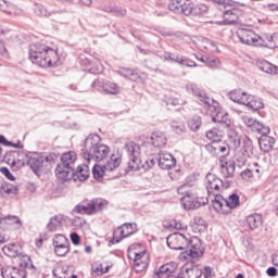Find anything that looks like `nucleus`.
Here are the masks:
<instances>
[{"mask_svg": "<svg viewBox=\"0 0 278 278\" xmlns=\"http://www.w3.org/2000/svg\"><path fill=\"white\" fill-rule=\"evenodd\" d=\"M186 88L187 91L191 92V94H194V97L198 98L200 105H205V108L211 110V118L213 123H219V125H223V127L226 128L231 127V117L229 116V113L223 111L220 103L207 97L205 91L199 89L192 84L187 85Z\"/></svg>", "mask_w": 278, "mask_h": 278, "instance_id": "f257e3e1", "label": "nucleus"}, {"mask_svg": "<svg viewBox=\"0 0 278 278\" xmlns=\"http://www.w3.org/2000/svg\"><path fill=\"white\" fill-rule=\"evenodd\" d=\"M85 149L83 157L90 164V162H103L110 155V147L101 143V137L98 135H89L85 139Z\"/></svg>", "mask_w": 278, "mask_h": 278, "instance_id": "f03ea898", "label": "nucleus"}, {"mask_svg": "<svg viewBox=\"0 0 278 278\" xmlns=\"http://www.w3.org/2000/svg\"><path fill=\"white\" fill-rule=\"evenodd\" d=\"M29 60L41 68H49L58 62V51L45 43H31L29 46Z\"/></svg>", "mask_w": 278, "mask_h": 278, "instance_id": "7ed1b4c3", "label": "nucleus"}, {"mask_svg": "<svg viewBox=\"0 0 278 278\" xmlns=\"http://www.w3.org/2000/svg\"><path fill=\"white\" fill-rule=\"evenodd\" d=\"M29 60L41 68H49L58 62V51L45 43H31L29 46Z\"/></svg>", "mask_w": 278, "mask_h": 278, "instance_id": "20e7f679", "label": "nucleus"}, {"mask_svg": "<svg viewBox=\"0 0 278 278\" xmlns=\"http://www.w3.org/2000/svg\"><path fill=\"white\" fill-rule=\"evenodd\" d=\"M242 122L248 127V129H251L254 131V134L261 135L258 138V144L263 153H269V151H273V147L275 146V138L268 136V134H270V127L249 116H243Z\"/></svg>", "mask_w": 278, "mask_h": 278, "instance_id": "39448f33", "label": "nucleus"}, {"mask_svg": "<svg viewBox=\"0 0 278 278\" xmlns=\"http://www.w3.org/2000/svg\"><path fill=\"white\" fill-rule=\"evenodd\" d=\"M168 10L175 14L185 16H205L210 12V7L204 3L195 4L190 0H170Z\"/></svg>", "mask_w": 278, "mask_h": 278, "instance_id": "423d86ee", "label": "nucleus"}, {"mask_svg": "<svg viewBox=\"0 0 278 278\" xmlns=\"http://www.w3.org/2000/svg\"><path fill=\"white\" fill-rule=\"evenodd\" d=\"M178 194L184 197L180 199L185 210H199L202 205H207L210 199L199 198L194 190L190 189V185H181L178 188Z\"/></svg>", "mask_w": 278, "mask_h": 278, "instance_id": "0eeeda50", "label": "nucleus"}, {"mask_svg": "<svg viewBox=\"0 0 278 278\" xmlns=\"http://www.w3.org/2000/svg\"><path fill=\"white\" fill-rule=\"evenodd\" d=\"M124 151L128 156V163L126 167V173H132L136 170H140L141 164V152L140 143H136L135 141H128L124 146Z\"/></svg>", "mask_w": 278, "mask_h": 278, "instance_id": "6e6552de", "label": "nucleus"}, {"mask_svg": "<svg viewBox=\"0 0 278 278\" xmlns=\"http://www.w3.org/2000/svg\"><path fill=\"white\" fill-rule=\"evenodd\" d=\"M237 37L243 45H250L252 47H261L262 45H264L262 42V37H260L253 30L247 28L239 29L237 31Z\"/></svg>", "mask_w": 278, "mask_h": 278, "instance_id": "1a4fd4ad", "label": "nucleus"}, {"mask_svg": "<svg viewBox=\"0 0 278 278\" xmlns=\"http://www.w3.org/2000/svg\"><path fill=\"white\" fill-rule=\"evenodd\" d=\"M186 249V253L181 254V257H185V260H187L186 255L192 257V260H197V257L203 255V245L201 244V239H199V237H193L190 241L187 239Z\"/></svg>", "mask_w": 278, "mask_h": 278, "instance_id": "9d476101", "label": "nucleus"}, {"mask_svg": "<svg viewBox=\"0 0 278 278\" xmlns=\"http://www.w3.org/2000/svg\"><path fill=\"white\" fill-rule=\"evenodd\" d=\"M55 255L64 257L71 251V242L64 235H55L52 241Z\"/></svg>", "mask_w": 278, "mask_h": 278, "instance_id": "9b49d317", "label": "nucleus"}, {"mask_svg": "<svg viewBox=\"0 0 278 278\" xmlns=\"http://www.w3.org/2000/svg\"><path fill=\"white\" fill-rule=\"evenodd\" d=\"M136 231V224H124L113 232V239L111 240L112 244H118L124 238H129L134 236Z\"/></svg>", "mask_w": 278, "mask_h": 278, "instance_id": "f8f14e48", "label": "nucleus"}, {"mask_svg": "<svg viewBox=\"0 0 278 278\" xmlns=\"http://www.w3.org/2000/svg\"><path fill=\"white\" fill-rule=\"evenodd\" d=\"M225 184L223 180L214 174H207L206 175V190L208 194V199H212L215 194H218L220 190H223V187Z\"/></svg>", "mask_w": 278, "mask_h": 278, "instance_id": "ddd939ff", "label": "nucleus"}, {"mask_svg": "<svg viewBox=\"0 0 278 278\" xmlns=\"http://www.w3.org/2000/svg\"><path fill=\"white\" fill-rule=\"evenodd\" d=\"M179 278H201L203 277V270L199 268V265L193 262H187L178 273Z\"/></svg>", "mask_w": 278, "mask_h": 278, "instance_id": "4468645a", "label": "nucleus"}, {"mask_svg": "<svg viewBox=\"0 0 278 278\" xmlns=\"http://www.w3.org/2000/svg\"><path fill=\"white\" fill-rule=\"evenodd\" d=\"M253 155V141L245 137L243 140V152L236 154V164L237 166H244L247 164V160Z\"/></svg>", "mask_w": 278, "mask_h": 278, "instance_id": "2eb2a0df", "label": "nucleus"}, {"mask_svg": "<svg viewBox=\"0 0 278 278\" xmlns=\"http://www.w3.org/2000/svg\"><path fill=\"white\" fill-rule=\"evenodd\" d=\"M186 244H188V238L182 233L175 232L167 237V247L174 251H184V249H186Z\"/></svg>", "mask_w": 278, "mask_h": 278, "instance_id": "dca6fc26", "label": "nucleus"}, {"mask_svg": "<svg viewBox=\"0 0 278 278\" xmlns=\"http://www.w3.org/2000/svg\"><path fill=\"white\" fill-rule=\"evenodd\" d=\"M23 227V223L18 218V216L7 215L0 218V229H21Z\"/></svg>", "mask_w": 278, "mask_h": 278, "instance_id": "f3484780", "label": "nucleus"}, {"mask_svg": "<svg viewBox=\"0 0 278 278\" xmlns=\"http://www.w3.org/2000/svg\"><path fill=\"white\" fill-rule=\"evenodd\" d=\"M49 162V156H43L40 153H34L28 156V166L34 170V173H38L45 164Z\"/></svg>", "mask_w": 278, "mask_h": 278, "instance_id": "a211bd4d", "label": "nucleus"}, {"mask_svg": "<svg viewBox=\"0 0 278 278\" xmlns=\"http://www.w3.org/2000/svg\"><path fill=\"white\" fill-rule=\"evenodd\" d=\"M207 199L208 201L211 200L212 206L215 212H218L219 214H229V207H227V200L223 198V195L217 193Z\"/></svg>", "mask_w": 278, "mask_h": 278, "instance_id": "6ab92c4d", "label": "nucleus"}, {"mask_svg": "<svg viewBox=\"0 0 278 278\" xmlns=\"http://www.w3.org/2000/svg\"><path fill=\"white\" fill-rule=\"evenodd\" d=\"M177 164V160L173 154L167 152L159 153V166L163 170H170V168H175Z\"/></svg>", "mask_w": 278, "mask_h": 278, "instance_id": "aec40b11", "label": "nucleus"}, {"mask_svg": "<svg viewBox=\"0 0 278 278\" xmlns=\"http://www.w3.org/2000/svg\"><path fill=\"white\" fill-rule=\"evenodd\" d=\"M34 12L40 18H51L55 14H65L66 10H48L43 4L35 3Z\"/></svg>", "mask_w": 278, "mask_h": 278, "instance_id": "412c9836", "label": "nucleus"}, {"mask_svg": "<svg viewBox=\"0 0 278 278\" xmlns=\"http://www.w3.org/2000/svg\"><path fill=\"white\" fill-rule=\"evenodd\" d=\"M90 177V167L86 164L78 165L77 168L73 169V177L74 181H86Z\"/></svg>", "mask_w": 278, "mask_h": 278, "instance_id": "4be33fe9", "label": "nucleus"}, {"mask_svg": "<svg viewBox=\"0 0 278 278\" xmlns=\"http://www.w3.org/2000/svg\"><path fill=\"white\" fill-rule=\"evenodd\" d=\"M73 169L74 168L60 163L55 168V175L61 181H71V179H73Z\"/></svg>", "mask_w": 278, "mask_h": 278, "instance_id": "5701e85b", "label": "nucleus"}, {"mask_svg": "<svg viewBox=\"0 0 278 278\" xmlns=\"http://www.w3.org/2000/svg\"><path fill=\"white\" fill-rule=\"evenodd\" d=\"M73 212L75 214H87L88 216H92V214H94V202H92V200L80 202L74 207Z\"/></svg>", "mask_w": 278, "mask_h": 278, "instance_id": "b1692460", "label": "nucleus"}, {"mask_svg": "<svg viewBox=\"0 0 278 278\" xmlns=\"http://www.w3.org/2000/svg\"><path fill=\"white\" fill-rule=\"evenodd\" d=\"M241 14L242 12H240V10H238L237 8L226 10L224 12L225 25H235V23H238V18H240Z\"/></svg>", "mask_w": 278, "mask_h": 278, "instance_id": "393cba45", "label": "nucleus"}, {"mask_svg": "<svg viewBox=\"0 0 278 278\" xmlns=\"http://www.w3.org/2000/svg\"><path fill=\"white\" fill-rule=\"evenodd\" d=\"M256 66L263 73H267V75H278V66L273 65V63L266 60L257 61Z\"/></svg>", "mask_w": 278, "mask_h": 278, "instance_id": "a878e982", "label": "nucleus"}, {"mask_svg": "<svg viewBox=\"0 0 278 278\" xmlns=\"http://www.w3.org/2000/svg\"><path fill=\"white\" fill-rule=\"evenodd\" d=\"M219 167L222 175L226 179L233 177V173H236V163H227L223 160H219Z\"/></svg>", "mask_w": 278, "mask_h": 278, "instance_id": "bb28decb", "label": "nucleus"}, {"mask_svg": "<svg viewBox=\"0 0 278 278\" xmlns=\"http://www.w3.org/2000/svg\"><path fill=\"white\" fill-rule=\"evenodd\" d=\"M2 277L3 278H26L27 273L23 269H18L16 267H9L2 269Z\"/></svg>", "mask_w": 278, "mask_h": 278, "instance_id": "cd10ccee", "label": "nucleus"}, {"mask_svg": "<svg viewBox=\"0 0 278 278\" xmlns=\"http://www.w3.org/2000/svg\"><path fill=\"white\" fill-rule=\"evenodd\" d=\"M229 98L235 103L244 105L247 103V99H249V93L241 91L240 89H236L229 92Z\"/></svg>", "mask_w": 278, "mask_h": 278, "instance_id": "c85d7f7f", "label": "nucleus"}, {"mask_svg": "<svg viewBox=\"0 0 278 278\" xmlns=\"http://www.w3.org/2000/svg\"><path fill=\"white\" fill-rule=\"evenodd\" d=\"M77 162V153L70 151L65 152L61 156V164L70 168H75V163Z\"/></svg>", "mask_w": 278, "mask_h": 278, "instance_id": "c756f323", "label": "nucleus"}, {"mask_svg": "<svg viewBox=\"0 0 278 278\" xmlns=\"http://www.w3.org/2000/svg\"><path fill=\"white\" fill-rule=\"evenodd\" d=\"M135 258H134V266H135V270L137 273H142V270H144L147 268V266H149V264L146 261H142V257H144L146 253L144 252H135L134 253Z\"/></svg>", "mask_w": 278, "mask_h": 278, "instance_id": "7c9ffc66", "label": "nucleus"}, {"mask_svg": "<svg viewBox=\"0 0 278 278\" xmlns=\"http://www.w3.org/2000/svg\"><path fill=\"white\" fill-rule=\"evenodd\" d=\"M122 162L123 160L121 159V156L116 154H112L108 160L106 164H104V168L106 169L108 173H112V170H116V168L121 166Z\"/></svg>", "mask_w": 278, "mask_h": 278, "instance_id": "2f4dec72", "label": "nucleus"}, {"mask_svg": "<svg viewBox=\"0 0 278 278\" xmlns=\"http://www.w3.org/2000/svg\"><path fill=\"white\" fill-rule=\"evenodd\" d=\"M2 253L8 257H18L21 255V245L11 243L2 248Z\"/></svg>", "mask_w": 278, "mask_h": 278, "instance_id": "473e14b6", "label": "nucleus"}, {"mask_svg": "<svg viewBox=\"0 0 278 278\" xmlns=\"http://www.w3.org/2000/svg\"><path fill=\"white\" fill-rule=\"evenodd\" d=\"M175 270H177V265L175 263H167V264L162 265L160 267V269L156 273V275L159 277H164V275L166 277H170V275H173L175 273Z\"/></svg>", "mask_w": 278, "mask_h": 278, "instance_id": "72a5a7b5", "label": "nucleus"}, {"mask_svg": "<svg viewBox=\"0 0 278 278\" xmlns=\"http://www.w3.org/2000/svg\"><path fill=\"white\" fill-rule=\"evenodd\" d=\"M244 105H247V108H250V110L257 112V110H262L264 108V102L253 96H248Z\"/></svg>", "mask_w": 278, "mask_h": 278, "instance_id": "f704fd0d", "label": "nucleus"}, {"mask_svg": "<svg viewBox=\"0 0 278 278\" xmlns=\"http://www.w3.org/2000/svg\"><path fill=\"white\" fill-rule=\"evenodd\" d=\"M240 206V195L237 193H231L228 199H226V207H228V214H231V210Z\"/></svg>", "mask_w": 278, "mask_h": 278, "instance_id": "c9c22d12", "label": "nucleus"}, {"mask_svg": "<svg viewBox=\"0 0 278 278\" xmlns=\"http://www.w3.org/2000/svg\"><path fill=\"white\" fill-rule=\"evenodd\" d=\"M262 215L260 214H252L247 217V225L250 229H257V227H262Z\"/></svg>", "mask_w": 278, "mask_h": 278, "instance_id": "e433bc0d", "label": "nucleus"}, {"mask_svg": "<svg viewBox=\"0 0 278 278\" xmlns=\"http://www.w3.org/2000/svg\"><path fill=\"white\" fill-rule=\"evenodd\" d=\"M166 135H164L163 132H154L151 136V142L153 147H166Z\"/></svg>", "mask_w": 278, "mask_h": 278, "instance_id": "4c0bfd02", "label": "nucleus"}, {"mask_svg": "<svg viewBox=\"0 0 278 278\" xmlns=\"http://www.w3.org/2000/svg\"><path fill=\"white\" fill-rule=\"evenodd\" d=\"M102 90L105 94H118L121 87L112 81H106L102 85Z\"/></svg>", "mask_w": 278, "mask_h": 278, "instance_id": "58836bf2", "label": "nucleus"}, {"mask_svg": "<svg viewBox=\"0 0 278 278\" xmlns=\"http://www.w3.org/2000/svg\"><path fill=\"white\" fill-rule=\"evenodd\" d=\"M16 157H18V151H10L4 155V160L12 170H16Z\"/></svg>", "mask_w": 278, "mask_h": 278, "instance_id": "ea45409f", "label": "nucleus"}, {"mask_svg": "<svg viewBox=\"0 0 278 278\" xmlns=\"http://www.w3.org/2000/svg\"><path fill=\"white\" fill-rule=\"evenodd\" d=\"M62 227V217L53 216L47 225L48 231H58Z\"/></svg>", "mask_w": 278, "mask_h": 278, "instance_id": "a19ab883", "label": "nucleus"}, {"mask_svg": "<svg viewBox=\"0 0 278 278\" xmlns=\"http://www.w3.org/2000/svg\"><path fill=\"white\" fill-rule=\"evenodd\" d=\"M201 125H203L201 116L194 115L188 121V127L191 131H199V129H201Z\"/></svg>", "mask_w": 278, "mask_h": 278, "instance_id": "79ce46f5", "label": "nucleus"}, {"mask_svg": "<svg viewBox=\"0 0 278 278\" xmlns=\"http://www.w3.org/2000/svg\"><path fill=\"white\" fill-rule=\"evenodd\" d=\"M228 138H229V142H231V144L235 147V149H238L240 147L241 138H240V135L238 134V131L229 130Z\"/></svg>", "mask_w": 278, "mask_h": 278, "instance_id": "37998d69", "label": "nucleus"}, {"mask_svg": "<svg viewBox=\"0 0 278 278\" xmlns=\"http://www.w3.org/2000/svg\"><path fill=\"white\" fill-rule=\"evenodd\" d=\"M15 160H16V170H18V168H23V166H25V162L28 163L29 155L25 154V152L17 151V156L15 157Z\"/></svg>", "mask_w": 278, "mask_h": 278, "instance_id": "c03bdc74", "label": "nucleus"}, {"mask_svg": "<svg viewBox=\"0 0 278 278\" xmlns=\"http://www.w3.org/2000/svg\"><path fill=\"white\" fill-rule=\"evenodd\" d=\"M266 40L269 43H265L264 40H261V42L263 43L261 47H266L267 49H277V35H267Z\"/></svg>", "mask_w": 278, "mask_h": 278, "instance_id": "a18cd8bd", "label": "nucleus"}, {"mask_svg": "<svg viewBox=\"0 0 278 278\" xmlns=\"http://www.w3.org/2000/svg\"><path fill=\"white\" fill-rule=\"evenodd\" d=\"M91 201L93 203L94 214H97L98 212H101V210H105V207H108V200L93 199Z\"/></svg>", "mask_w": 278, "mask_h": 278, "instance_id": "49530a36", "label": "nucleus"}, {"mask_svg": "<svg viewBox=\"0 0 278 278\" xmlns=\"http://www.w3.org/2000/svg\"><path fill=\"white\" fill-rule=\"evenodd\" d=\"M89 73L92 75H100V73H103V64H101V61H93L89 67Z\"/></svg>", "mask_w": 278, "mask_h": 278, "instance_id": "de8ad7c7", "label": "nucleus"}, {"mask_svg": "<svg viewBox=\"0 0 278 278\" xmlns=\"http://www.w3.org/2000/svg\"><path fill=\"white\" fill-rule=\"evenodd\" d=\"M105 173H108V169L105 168V165H94L92 168V175L94 177V179H101V177H103V175H105Z\"/></svg>", "mask_w": 278, "mask_h": 278, "instance_id": "09e8293b", "label": "nucleus"}, {"mask_svg": "<svg viewBox=\"0 0 278 278\" xmlns=\"http://www.w3.org/2000/svg\"><path fill=\"white\" fill-rule=\"evenodd\" d=\"M172 129L173 131H175V134H178V136H181V134L186 132V125L181 122H173Z\"/></svg>", "mask_w": 278, "mask_h": 278, "instance_id": "8fccbe9b", "label": "nucleus"}, {"mask_svg": "<svg viewBox=\"0 0 278 278\" xmlns=\"http://www.w3.org/2000/svg\"><path fill=\"white\" fill-rule=\"evenodd\" d=\"M13 8H7V10H3L4 14H8L9 16H22L23 10L16 9V5L12 4Z\"/></svg>", "mask_w": 278, "mask_h": 278, "instance_id": "3c124183", "label": "nucleus"}, {"mask_svg": "<svg viewBox=\"0 0 278 278\" xmlns=\"http://www.w3.org/2000/svg\"><path fill=\"white\" fill-rule=\"evenodd\" d=\"M206 138L213 140V142H220V136H218V130L216 128L206 131Z\"/></svg>", "mask_w": 278, "mask_h": 278, "instance_id": "603ef678", "label": "nucleus"}, {"mask_svg": "<svg viewBox=\"0 0 278 278\" xmlns=\"http://www.w3.org/2000/svg\"><path fill=\"white\" fill-rule=\"evenodd\" d=\"M193 229L195 231H203V229H205V220L201 217H195L193 219Z\"/></svg>", "mask_w": 278, "mask_h": 278, "instance_id": "864d4df0", "label": "nucleus"}, {"mask_svg": "<svg viewBox=\"0 0 278 278\" xmlns=\"http://www.w3.org/2000/svg\"><path fill=\"white\" fill-rule=\"evenodd\" d=\"M105 12H110L113 16H125V14H127V10L121 7H114L110 10H105Z\"/></svg>", "mask_w": 278, "mask_h": 278, "instance_id": "5fc2aeb1", "label": "nucleus"}, {"mask_svg": "<svg viewBox=\"0 0 278 278\" xmlns=\"http://www.w3.org/2000/svg\"><path fill=\"white\" fill-rule=\"evenodd\" d=\"M153 166H155V160L154 159H148L144 162L140 163V170H149L151 168H153Z\"/></svg>", "mask_w": 278, "mask_h": 278, "instance_id": "6e6d98bb", "label": "nucleus"}, {"mask_svg": "<svg viewBox=\"0 0 278 278\" xmlns=\"http://www.w3.org/2000/svg\"><path fill=\"white\" fill-rule=\"evenodd\" d=\"M1 190L5 194H16L18 192V187H15L14 185H2Z\"/></svg>", "mask_w": 278, "mask_h": 278, "instance_id": "4d7b16f0", "label": "nucleus"}, {"mask_svg": "<svg viewBox=\"0 0 278 278\" xmlns=\"http://www.w3.org/2000/svg\"><path fill=\"white\" fill-rule=\"evenodd\" d=\"M119 75H122V77H125L126 79H135L137 77L136 72H134V70H129V68H124L119 72Z\"/></svg>", "mask_w": 278, "mask_h": 278, "instance_id": "13d9d810", "label": "nucleus"}, {"mask_svg": "<svg viewBox=\"0 0 278 278\" xmlns=\"http://www.w3.org/2000/svg\"><path fill=\"white\" fill-rule=\"evenodd\" d=\"M206 150L212 153V155H218V141H213L211 144H207Z\"/></svg>", "mask_w": 278, "mask_h": 278, "instance_id": "bf43d9fd", "label": "nucleus"}, {"mask_svg": "<svg viewBox=\"0 0 278 278\" xmlns=\"http://www.w3.org/2000/svg\"><path fill=\"white\" fill-rule=\"evenodd\" d=\"M202 275L204 278L214 277V268H212L211 266H205L202 270Z\"/></svg>", "mask_w": 278, "mask_h": 278, "instance_id": "052dcab7", "label": "nucleus"}, {"mask_svg": "<svg viewBox=\"0 0 278 278\" xmlns=\"http://www.w3.org/2000/svg\"><path fill=\"white\" fill-rule=\"evenodd\" d=\"M0 173L7 177V179H10V181H14L16 179L12 173H10V169L8 167H1Z\"/></svg>", "mask_w": 278, "mask_h": 278, "instance_id": "680f3d73", "label": "nucleus"}, {"mask_svg": "<svg viewBox=\"0 0 278 278\" xmlns=\"http://www.w3.org/2000/svg\"><path fill=\"white\" fill-rule=\"evenodd\" d=\"M71 241L72 243L75 244V247H78V244L81 243V237H79V235L77 232H72L70 235Z\"/></svg>", "mask_w": 278, "mask_h": 278, "instance_id": "e2e57ef3", "label": "nucleus"}, {"mask_svg": "<svg viewBox=\"0 0 278 278\" xmlns=\"http://www.w3.org/2000/svg\"><path fill=\"white\" fill-rule=\"evenodd\" d=\"M218 153H223V155H229V146L225 143H218Z\"/></svg>", "mask_w": 278, "mask_h": 278, "instance_id": "0e129e2a", "label": "nucleus"}, {"mask_svg": "<svg viewBox=\"0 0 278 278\" xmlns=\"http://www.w3.org/2000/svg\"><path fill=\"white\" fill-rule=\"evenodd\" d=\"M72 224L74 225V227H84V225H86V219L81 217H75L72 220Z\"/></svg>", "mask_w": 278, "mask_h": 278, "instance_id": "69168bd1", "label": "nucleus"}, {"mask_svg": "<svg viewBox=\"0 0 278 278\" xmlns=\"http://www.w3.org/2000/svg\"><path fill=\"white\" fill-rule=\"evenodd\" d=\"M0 58H9L8 49L3 40H0Z\"/></svg>", "mask_w": 278, "mask_h": 278, "instance_id": "338daca9", "label": "nucleus"}, {"mask_svg": "<svg viewBox=\"0 0 278 278\" xmlns=\"http://www.w3.org/2000/svg\"><path fill=\"white\" fill-rule=\"evenodd\" d=\"M8 8H13L12 2L0 0V11L3 12V10H8Z\"/></svg>", "mask_w": 278, "mask_h": 278, "instance_id": "774afa93", "label": "nucleus"}]
</instances>
